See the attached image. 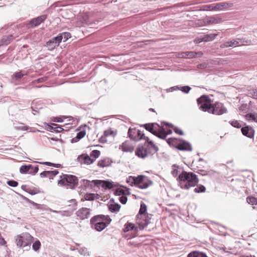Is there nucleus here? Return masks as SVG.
Here are the masks:
<instances>
[{"mask_svg": "<svg viewBox=\"0 0 257 257\" xmlns=\"http://www.w3.org/2000/svg\"><path fill=\"white\" fill-rule=\"evenodd\" d=\"M147 212V205L144 203L142 202L140 205V208L139 211V214L137 216L145 215Z\"/></svg>", "mask_w": 257, "mask_h": 257, "instance_id": "obj_37", "label": "nucleus"}, {"mask_svg": "<svg viewBox=\"0 0 257 257\" xmlns=\"http://www.w3.org/2000/svg\"><path fill=\"white\" fill-rule=\"evenodd\" d=\"M78 162L81 164L90 165L94 162V159L91 158L88 155L83 154L77 157Z\"/></svg>", "mask_w": 257, "mask_h": 257, "instance_id": "obj_13", "label": "nucleus"}, {"mask_svg": "<svg viewBox=\"0 0 257 257\" xmlns=\"http://www.w3.org/2000/svg\"><path fill=\"white\" fill-rule=\"evenodd\" d=\"M136 155L139 158L144 159L148 155L147 149L144 145H139L135 152Z\"/></svg>", "mask_w": 257, "mask_h": 257, "instance_id": "obj_14", "label": "nucleus"}, {"mask_svg": "<svg viewBox=\"0 0 257 257\" xmlns=\"http://www.w3.org/2000/svg\"><path fill=\"white\" fill-rule=\"evenodd\" d=\"M52 125H48V127L50 130H54V132L56 133H61L64 131V129L61 126L57 124L53 123Z\"/></svg>", "mask_w": 257, "mask_h": 257, "instance_id": "obj_34", "label": "nucleus"}, {"mask_svg": "<svg viewBox=\"0 0 257 257\" xmlns=\"http://www.w3.org/2000/svg\"><path fill=\"white\" fill-rule=\"evenodd\" d=\"M207 24H217L222 22V18L219 16H211L207 17L205 19Z\"/></svg>", "mask_w": 257, "mask_h": 257, "instance_id": "obj_20", "label": "nucleus"}, {"mask_svg": "<svg viewBox=\"0 0 257 257\" xmlns=\"http://www.w3.org/2000/svg\"><path fill=\"white\" fill-rule=\"evenodd\" d=\"M113 133V132L111 130H110V129L107 130L104 132V136L105 137L109 136L112 135Z\"/></svg>", "mask_w": 257, "mask_h": 257, "instance_id": "obj_58", "label": "nucleus"}, {"mask_svg": "<svg viewBox=\"0 0 257 257\" xmlns=\"http://www.w3.org/2000/svg\"><path fill=\"white\" fill-rule=\"evenodd\" d=\"M38 170V165L33 166L31 164L22 165L20 168V172L21 174H29L32 175H35Z\"/></svg>", "mask_w": 257, "mask_h": 257, "instance_id": "obj_7", "label": "nucleus"}, {"mask_svg": "<svg viewBox=\"0 0 257 257\" xmlns=\"http://www.w3.org/2000/svg\"><path fill=\"white\" fill-rule=\"evenodd\" d=\"M197 257H207L206 254L203 252H200L198 251Z\"/></svg>", "mask_w": 257, "mask_h": 257, "instance_id": "obj_64", "label": "nucleus"}, {"mask_svg": "<svg viewBox=\"0 0 257 257\" xmlns=\"http://www.w3.org/2000/svg\"><path fill=\"white\" fill-rule=\"evenodd\" d=\"M139 225V228L142 230L144 229L145 227H146L149 224V221L148 220H143L139 221L138 222Z\"/></svg>", "mask_w": 257, "mask_h": 257, "instance_id": "obj_40", "label": "nucleus"}, {"mask_svg": "<svg viewBox=\"0 0 257 257\" xmlns=\"http://www.w3.org/2000/svg\"><path fill=\"white\" fill-rule=\"evenodd\" d=\"M95 221H102L106 223L108 226L111 221V219L108 215H98L91 218V222H95Z\"/></svg>", "mask_w": 257, "mask_h": 257, "instance_id": "obj_15", "label": "nucleus"}, {"mask_svg": "<svg viewBox=\"0 0 257 257\" xmlns=\"http://www.w3.org/2000/svg\"><path fill=\"white\" fill-rule=\"evenodd\" d=\"M78 252L80 254L86 255H89V252L87 250V249L85 247H81L78 249Z\"/></svg>", "mask_w": 257, "mask_h": 257, "instance_id": "obj_51", "label": "nucleus"}, {"mask_svg": "<svg viewBox=\"0 0 257 257\" xmlns=\"http://www.w3.org/2000/svg\"><path fill=\"white\" fill-rule=\"evenodd\" d=\"M28 74L27 71H20L19 72H15L14 74L13 78L16 81H18L21 79L24 76L27 75Z\"/></svg>", "mask_w": 257, "mask_h": 257, "instance_id": "obj_30", "label": "nucleus"}, {"mask_svg": "<svg viewBox=\"0 0 257 257\" xmlns=\"http://www.w3.org/2000/svg\"><path fill=\"white\" fill-rule=\"evenodd\" d=\"M120 205L118 203L111 204L108 206L110 211L113 213H117L120 208Z\"/></svg>", "mask_w": 257, "mask_h": 257, "instance_id": "obj_33", "label": "nucleus"}, {"mask_svg": "<svg viewBox=\"0 0 257 257\" xmlns=\"http://www.w3.org/2000/svg\"><path fill=\"white\" fill-rule=\"evenodd\" d=\"M100 155V152L98 150H93L92 151L90 154V157L91 158H94V160L99 157Z\"/></svg>", "mask_w": 257, "mask_h": 257, "instance_id": "obj_45", "label": "nucleus"}, {"mask_svg": "<svg viewBox=\"0 0 257 257\" xmlns=\"http://www.w3.org/2000/svg\"><path fill=\"white\" fill-rule=\"evenodd\" d=\"M101 180H94L92 181H89L88 180L83 179L80 181V184L85 188H92L93 186H100V183Z\"/></svg>", "mask_w": 257, "mask_h": 257, "instance_id": "obj_12", "label": "nucleus"}, {"mask_svg": "<svg viewBox=\"0 0 257 257\" xmlns=\"http://www.w3.org/2000/svg\"><path fill=\"white\" fill-rule=\"evenodd\" d=\"M178 174V170L177 169H174L172 171V175L173 177H176Z\"/></svg>", "mask_w": 257, "mask_h": 257, "instance_id": "obj_63", "label": "nucleus"}, {"mask_svg": "<svg viewBox=\"0 0 257 257\" xmlns=\"http://www.w3.org/2000/svg\"><path fill=\"white\" fill-rule=\"evenodd\" d=\"M14 38L13 35L11 34L7 36H4L1 40L2 45H8L9 44Z\"/></svg>", "mask_w": 257, "mask_h": 257, "instance_id": "obj_29", "label": "nucleus"}, {"mask_svg": "<svg viewBox=\"0 0 257 257\" xmlns=\"http://www.w3.org/2000/svg\"><path fill=\"white\" fill-rule=\"evenodd\" d=\"M241 133L244 136L249 138H253L254 135V131L253 128L250 126H245L242 127Z\"/></svg>", "mask_w": 257, "mask_h": 257, "instance_id": "obj_16", "label": "nucleus"}, {"mask_svg": "<svg viewBox=\"0 0 257 257\" xmlns=\"http://www.w3.org/2000/svg\"><path fill=\"white\" fill-rule=\"evenodd\" d=\"M111 163L112 161L110 159L106 158L100 160L98 162V166L102 168L106 167L109 166Z\"/></svg>", "mask_w": 257, "mask_h": 257, "instance_id": "obj_27", "label": "nucleus"}, {"mask_svg": "<svg viewBox=\"0 0 257 257\" xmlns=\"http://www.w3.org/2000/svg\"><path fill=\"white\" fill-rule=\"evenodd\" d=\"M246 201L248 204L255 205L257 203V199L252 196H248L246 198Z\"/></svg>", "mask_w": 257, "mask_h": 257, "instance_id": "obj_44", "label": "nucleus"}, {"mask_svg": "<svg viewBox=\"0 0 257 257\" xmlns=\"http://www.w3.org/2000/svg\"><path fill=\"white\" fill-rule=\"evenodd\" d=\"M59 36H62V41L66 42L69 38L71 37V34L69 32H64L59 34Z\"/></svg>", "mask_w": 257, "mask_h": 257, "instance_id": "obj_41", "label": "nucleus"}, {"mask_svg": "<svg viewBox=\"0 0 257 257\" xmlns=\"http://www.w3.org/2000/svg\"><path fill=\"white\" fill-rule=\"evenodd\" d=\"M58 184L73 189L78 185V179L76 176L73 175L62 174L60 176Z\"/></svg>", "mask_w": 257, "mask_h": 257, "instance_id": "obj_4", "label": "nucleus"}, {"mask_svg": "<svg viewBox=\"0 0 257 257\" xmlns=\"http://www.w3.org/2000/svg\"><path fill=\"white\" fill-rule=\"evenodd\" d=\"M86 135V131L82 130L77 133L76 137L77 139H78L79 140L82 139Z\"/></svg>", "mask_w": 257, "mask_h": 257, "instance_id": "obj_53", "label": "nucleus"}, {"mask_svg": "<svg viewBox=\"0 0 257 257\" xmlns=\"http://www.w3.org/2000/svg\"><path fill=\"white\" fill-rule=\"evenodd\" d=\"M191 89V88L189 86H179V89L184 93H188Z\"/></svg>", "mask_w": 257, "mask_h": 257, "instance_id": "obj_48", "label": "nucleus"}, {"mask_svg": "<svg viewBox=\"0 0 257 257\" xmlns=\"http://www.w3.org/2000/svg\"><path fill=\"white\" fill-rule=\"evenodd\" d=\"M174 131L177 134H178V135H180L181 136L184 135V133H183V131L177 127H174Z\"/></svg>", "mask_w": 257, "mask_h": 257, "instance_id": "obj_56", "label": "nucleus"}, {"mask_svg": "<svg viewBox=\"0 0 257 257\" xmlns=\"http://www.w3.org/2000/svg\"><path fill=\"white\" fill-rule=\"evenodd\" d=\"M179 140L175 138H169L167 140V142L170 146L174 147L176 148V147L179 143L178 142Z\"/></svg>", "mask_w": 257, "mask_h": 257, "instance_id": "obj_35", "label": "nucleus"}, {"mask_svg": "<svg viewBox=\"0 0 257 257\" xmlns=\"http://www.w3.org/2000/svg\"><path fill=\"white\" fill-rule=\"evenodd\" d=\"M128 137L131 140L138 142L141 140H145V135L140 130L136 128H130L128 131Z\"/></svg>", "mask_w": 257, "mask_h": 257, "instance_id": "obj_6", "label": "nucleus"}, {"mask_svg": "<svg viewBox=\"0 0 257 257\" xmlns=\"http://www.w3.org/2000/svg\"><path fill=\"white\" fill-rule=\"evenodd\" d=\"M250 94L252 95L253 98L257 99V89L250 90Z\"/></svg>", "mask_w": 257, "mask_h": 257, "instance_id": "obj_57", "label": "nucleus"}, {"mask_svg": "<svg viewBox=\"0 0 257 257\" xmlns=\"http://www.w3.org/2000/svg\"><path fill=\"white\" fill-rule=\"evenodd\" d=\"M119 201L122 204H125L127 201V198L126 196H125L124 195L121 196L119 197Z\"/></svg>", "mask_w": 257, "mask_h": 257, "instance_id": "obj_55", "label": "nucleus"}, {"mask_svg": "<svg viewBox=\"0 0 257 257\" xmlns=\"http://www.w3.org/2000/svg\"><path fill=\"white\" fill-rule=\"evenodd\" d=\"M27 192L31 195H35L36 194L39 193L40 191L38 189L34 188L33 189L29 188V189H27Z\"/></svg>", "mask_w": 257, "mask_h": 257, "instance_id": "obj_49", "label": "nucleus"}, {"mask_svg": "<svg viewBox=\"0 0 257 257\" xmlns=\"http://www.w3.org/2000/svg\"><path fill=\"white\" fill-rule=\"evenodd\" d=\"M59 173L58 170L44 171L41 173L40 175L41 178L49 177L50 179H53V177Z\"/></svg>", "mask_w": 257, "mask_h": 257, "instance_id": "obj_21", "label": "nucleus"}, {"mask_svg": "<svg viewBox=\"0 0 257 257\" xmlns=\"http://www.w3.org/2000/svg\"><path fill=\"white\" fill-rule=\"evenodd\" d=\"M90 223L92 226H94V228L98 231H101L103 230L107 225L106 223L102 221H95V222H91L90 219Z\"/></svg>", "mask_w": 257, "mask_h": 257, "instance_id": "obj_18", "label": "nucleus"}, {"mask_svg": "<svg viewBox=\"0 0 257 257\" xmlns=\"http://www.w3.org/2000/svg\"><path fill=\"white\" fill-rule=\"evenodd\" d=\"M41 244L40 241L39 240H37L33 243L32 248L35 251H38L40 248Z\"/></svg>", "mask_w": 257, "mask_h": 257, "instance_id": "obj_46", "label": "nucleus"}, {"mask_svg": "<svg viewBox=\"0 0 257 257\" xmlns=\"http://www.w3.org/2000/svg\"><path fill=\"white\" fill-rule=\"evenodd\" d=\"M236 43V46H240L242 45H248L250 43V41L245 40L244 38H236L235 39Z\"/></svg>", "mask_w": 257, "mask_h": 257, "instance_id": "obj_32", "label": "nucleus"}, {"mask_svg": "<svg viewBox=\"0 0 257 257\" xmlns=\"http://www.w3.org/2000/svg\"><path fill=\"white\" fill-rule=\"evenodd\" d=\"M247 119L252 120L257 122V114L247 113L245 115Z\"/></svg>", "mask_w": 257, "mask_h": 257, "instance_id": "obj_43", "label": "nucleus"}, {"mask_svg": "<svg viewBox=\"0 0 257 257\" xmlns=\"http://www.w3.org/2000/svg\"><path fill=\"white\" fill-rule=\"evenodd\" d=\"M153 135L157 137L158 138L163 140L166 139L167 137V134L166 133H162L158 130H156L154 133H153Z\"/></svg>", "mask_w": 257, "mask_h": 257, "instance_id": "obj_39", "label": "nucleus"}, {"mask_svg": "<svg viewBox=\"0 0 257 257\" xmlns=\"http://www.w3.org/2000/svg\"><path fill=\"white\" fill-rule=\"evenodd\" d=\"M197 252L198 251H197L191 252L188 254L187 257H197Z\"/></svg>", "mask_w": 257, "mask_h": 257, "instance_id": "obj_60", "label": "nucleus"}, {"mask_svg": "<svg viewBox=\"0 0 257 257\" xmlns=\"http://www.w3.org/2000/svg\"><path fill=\"white\" fill-rule=\"evenodd\" d=\"M232 6V3H229L225 2L214 4L215 11H222Z\"/></svg>", "mask_w": 257, "mask_h": 257, "instance_id": "obj_17", "label": "nucleus"}, {"mask_svg": "<svg viewBox=\"0 0 257 257\" xmlns=\"http://www.w3.org/2000/svg\"><path fill=\"white\" fill-rule=\"evenodd\" d=\"M206 188L205 186L202 185L197 186V187L194 189V191L198 193L204 192Z\"/></svg>", "mask_w": 257, "mask_h": 257, "instance_id": "obj_42", "label": "nucleus"}, {"mask_svg": "<svg viewBox=\"0 0 257 257\" xmlns=\"http://www.w3.org/2000/svg\"><path fill=\"white\" fill-rule=\"evenodd\" d=\"M99 195L95 193H86L84 196L85 200L92 201L98 199Z\"/></svg>", "mask_w": 257, "mask_h": 257, "instance_id": "obj_31", "label": "nucleus"}, {"mask_svg": "<svg viewBox=\"0 0 257 257\" xmlns=\"http://www.w3.org/2000/svg\"><path fill=\"white\" fill-rule=\"evenodd\" d=\"M154 125H157L160 127V125L157 123H149L143 124V126L145 129L151 133L152 134L154 133L155 130L154 129Z\"/></svg>", "mask_w": 257, "mask_h": 257, "instance_id": "obj_28", "label": "nucleus"}, {"mask_svg": "<svg viewBox=\"0 0 257 257\" xmlns=\"http://www.w3.org/2000/svg\"><path fill=\"white\" fill-rule=\"evenodd\" d=\"M100 185L104 188V189H111L113 188L115 186H116V184H115L114 182L112 181H109L108 180L106 181H102L101 180V183H100Z\"/></svg>", "mask_w": 257, "mask_h": 257, "instance_id": "obj_22", "label": "nucleus"}, {"mask_svg": "<svg viewBox=\"0 0 257 257\" xmlns=\"http://www.w3.org/2000/svg\"><path fill=\"white\" fill-rule=\"evenodd\" d=\"M119 149H121L123 152H133L134 150V147L131 144L130 142L127 140L120 146Z\"/></svg>", "mask_w": 257, "mask_h": 257, "instance_id": "obj_19", "label": "nucleus"}, {"mask_svg": "<svg viewBox=\"0 0 257 257\" xmlns=\"http://www.w3.org/2000/svg\"><path fill=\"white\" fill-rule=\"evenodd\" d=\"M51 41H54V42L58 46L59 45L60 43L62 41V36H59V34L55 37L51 39Z\"/></svg>", "mask_w": 257, "mask_h": 257, "instance_id": "obj_47", "label": "nucleus"}, {"mask_svg": "<svg viewBox=\"0 0 257 257\" xmlns=\"http://www.w3.org/2000/svg\"><path fill=\"white\" fill-rule=\"evenodd\" d=\"M47 79V78L46 77H41V78H39L37 79V80H36V81L37 83H42V82H44Z\"/></svg>", "mask_w": 257, "mask_h": 257, "instance_id": "obj_61", "label": "nucleus"}, {"mask_svg": "<svg viewBox=\"0 0 257 257\" xmlns=\"http://www.w3.org/2000/svg\"><path fill=\"white\" fill-rule=\"evenodd\" d=\"M145 143L144 146L147 149L148 155H153L159 151V148L152 141L150 140L148 137H145Z\"/></svg>", "mask_w": 257, "mask_h": 257, "instance_id": "obj_8", "label": "nucleus"}, {"mask_svg": "<svg viewBox=\"0 0 257 257\" xmlns=\"http://www.w3.org/2000/svg\"><path fill=\"white\" fill-rule=\"evenodd\" d=\"M126 182L132 186H135L141 189H145L153 185V181L147 176L140 175L138 176H129Z\"/></svg>", "mask_w": 257, "mask_h": 257, "instance_id": "obj_3", "label": "nucleus"}, {"mask_svg": "<svg viewBox=\"0 0 257 257\" xmlns=\"http://www.w3.org/2000/svg\"><path fill=\"white\" fill-rule=\"evenodd\" d=\"M179 86H173V87H171L170 88H169L167 91H170V92H172V91H175V90H179Z\"/></svg>", "mask_w": 257, "mask_h": 257, "instance_id": "obj_62", "label": "nucleus"}, {"mask_svg": "<svg viewBox=\"0 0 257 257\" xmlns=\"http://www.w3.org/2000/svg\"><path fill=\"white\" fill-rule=\"evenodd\" d=\"M47 17V15H42L40 16L32 19L28 24V27H35L39 26L42 23L44 22V21L46 19Z\"/></svg>", "mask_w": 257, "mask_h": 257, "instance_id": "obj_11", "label": "nucleus"}, {"mask_svg": "<svg viewBox=\"0 0 257 257\" xmlns=\"http://www.w3.org/2000/svg\"><path fill=\"white\" fill-rule=\"evenodd\" d=\"M177 180L181 188L188 190L195 186L198 183L197 176L193 172L183 171L178 176Z\"/></svg>", "mask_w": 257, "mask_h": 257, "instance_id": "obj_2", "label": "nucleus"}, {"mask_svg": "<svg viewBox=\"0 0 257 257\" xmlns=\"http://www.w3.org/2000/svg\"><path fill=\"white\" fill-rule=\"evenodd\" d=\"M130 194V193L128 190H127V192H126V191L121 188H117L115 190L114 192V194L117 196H123L125 194L129 195Z\"/></svg>", "mask_w": 257, "mask_h": 257, "instance_id": "obj_36", "label": "nucleus"}, {"mask_svg": "<svg viewBox=\"0 0 257 257\" xmlns=\"http://www.w3.org/2000/svg\"><path fill=\"white\" fill-rule=\"evenodd\" d=\"M212 100L207 95H202L197 99L199 109L215 115H221L227 112V109L223 103L219 102L212 103Z\"/></svg>", "mask_w": 257, "mask_h": 257, "instance_id": "obj_1", "label": "nucleus"}, {"mask_svg": "<svg viewBox=\"0 0 257 257\" xmlns=\"http://www.w3.org/2000/svg\"><path fill=\"white\" fill-rule=\"evenodd\" d=\"M236 43L235 42V39H232L230 41L225 42L224 43L221 44L220 46L221 48H226L228 47H236Z\"/></svg>", "mask_w": 257, "mask_h": 257, "instance_id": "obj_26", "label": "nucleus"}, {"mask_svg": "<svg viewBox=\"0 0 257 257\" xmlns=\"http://www.w3.org/2000/svg\"><path fill=\"white\" fill-rule=\"evenodd\" d=\"M33 237L30 234L18 235L16 242L18 246L22 247L30 246Z\"/></svg>", "mask_w": 257, "mask_h": 257, "instance_id": "obj_5", "label": "nucleus"}, {"mask_svg": "<svg viewBox=\"0 0 257 257\" xmlns=\"http://www.w3.org/2000/svg\"><path fill=\"white\" fill-rule=\"evenodd\" d=\"M196 52L194 51H186L181 52L179 54V56L181 58H195Z\"/></svg>", "mask_w": 257, "mask_h": 257, "instance_id": "obj_25", "label": "nucleus"}, {"mask_svg": "<svg viewBox=\"0 0 257 257\" xmlns=\"http://www.w3.org/2000/svg\"><path fill=\"white\" fill-rule=\"evenodd\" d=\"M218 34H208L201 37L199 42H209L214 40Z\"/></svg>", "mask_w": 257, "mask_h": 257, "instance_id": "obj_23", "label": "nucleus"}, {"mask_svg": "<svg viewBox=\"0 0 257 257\" xmlns=\"http://www.w3.org/2000/svg\"><path fill=\"white\" fill-rule=\"evenodd\" d=\"M179 140L181 142L177 145L176 148L180 151H192V147L191 145L188 142L182 139H179Z\"/></svg>", "mask_w": 257, "mask_h": 257, "instance_id": "obj_9", "label": "nucleus"}, {"mask_svg": "<svg viewBox=\"0 0 257 257\" xmlns=\"http://www.w3.org/2000/svg\"><path fill=\"white\" fill-rule=\"evenodd\" d=\"M7 184L13 187H16L18 186V182L14 180H11L7 181Z\"/></svg>", "mask_w": 257, "mask_h": 257, "instance_id": "obj_52", "label": "nucleus"}, {"mask_svg": "<svg viewBox=\"0 0 257 257\" xmlns=\"http://www.w3.org/2000/svg\"><path fill=\"white\" fill-rule=\"evenodd\" d=\"M230 124L233 127L236 128H240L241 127V125L239 123V122L238 120H233L230 122Z\"/></svg>", "mask_w": 257, "mask_h": 257, "instance_id": "obj_50", "label": "nucleus"}, {"mask_svg": "<svg viewBox=\"0 0 257 257\" xmlns=\"http://www.w3.org/2000/svg\"><path fill=\"white\" fill-rule=\"evenodd\" d=\"M204 10L206 11H215L214 4L204 6Z\"/></svg>", "mask_w": 257, "mask_h": 257, "instance_id": "obj_54", "label": "nucleus"}, {"mask_svg": "<svg viewBox=\"0 0 257 257\" xmlns=\"http://www.w3.org/2000/svg\"><path fill=\"white\" fill-rule=\"evenodd\" d=\"M90 212L91 210L89 208L82 207L76 212V214L79 219L84 220L90 217Z\"/></svg>", "mask_w": 257, "mask_h": 257, "instance_id": "obj_10", "label": "nucleus"}, {"mask_svg": "<svg viewBox=\"0 0 257 257\" xmlns=\"http://www.w3.org/2000/svg\"><path fill=\"white\" fill-rule=\"evenodd\" d=\"M69 202L72 203V204H70V205H72V206L74 207L73 210H75L76 209V207L77 204L76 200L75 199H71L69 201Z\"/></svg>", "mask_w": 257, "mask_h": 257, "instance_id": "obj_59", "label": "nucleus"}, {"mask_svg": "<svg viewBox=\"0 0 257 257\" xmlns=\"http://www.w3.org/2000/svg\"><path fill=\"white\" fill-rule=\"evenodd\" d=\"M46 46L48 47V50L50 51L53 50L58 47V46L56 45L54 41H52L51 40L47 42Z\"/></svg>", "mask_w": 257, "mask_h": 257, "instance_id": "obj_38", "label": "nucleus"}, {"mask_svg": "<svg viewBox=\"0 0 257 257\" xmlns=\"http://www.w3.org/2000/svg\"><path fill=\"white\" fill-rule=\"evenodd\" d=\"M123 230L124 232H128L130 231H137V227L135 226V224L130 222L126 223L124 225Z\"/></svg>", "mask_w": 257, "mask_h": 257, "instance_id": "obj_24", "label": "nucleus"}]
</instances>
